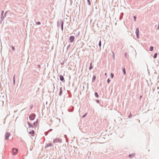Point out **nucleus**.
<instances>
[{"label":"nucleus","mask_w":159,"mask_h":159,"mask_svg":"<svg viewBox=\"0 0 159 159\" xmlns=\"http://www.w3.org/2000/svg\"><path fill=\"white\" fill-rule=\"evenodd\" d=\"M96 102H99V101L98 100H96Z\"/></svg>","instance_id":"28"},{"label":"nucleus","mask_w":159,"mask_h":159,"mask_svg":"<svg viewBox=\"0 0 159 159\" xmlns=\"http://www.w3.org/2000/svg\"><path fill=\"white\" fill-rule=\"evenodd\" d=\"M107 82L108 83H109L110 82V80H109V79H108V80H107Z\"/></svg>","instance_id":"21"},{"label":"nucleus","mask_w":159,"mask_h":159,"mask_svg":"<svg viewBox=\"0 0 159 159\" xmlns=\"http://www.w3.org/2000/svg\"><path fill=\"white\" fill-rule=\"evenodd\" d=\"M27 123H28V125H29V127H28L29 128H33V125H32L30 124V123H29V122H28Z\"/></svg>","instance_id":"7"},{"label":"nucleus","mask_w":159,"mask_h":159,"mask_svg":"<svg viewBox=\"0 0 159 159\" xmlns=\"http://www.w3.org/2000/svg\"><path fill=\"white\" fill-rule=\"evenodd\" d=\"M13 81H14V83H15V78L14 76L13 77Z\"/></svg>","instance_id":"23"},{"label":"nucleus","mask_w":159,"mask_h":159,"mask_svg":"<svg viewBox=\"0 0 159 159\" xmlns=\"http://www.w3.org/2000/svg\"><path fill=\"white\" fill-rule=\"evenodd\" d=\"M35 117V115L34 114H31L29 116V119L31 120H33Z\"/></svg>","instance_id":"2"},{"label":"nucleus","mask_w":159,"mask_h":159,"mask_svg":"<svg viewBox=\"0 0 159 159\" xmlns=\"http://www.w3.org/2000/svg\"><path fill=\"white\" fill-rule=\"evenodd\" d=\"M59 77L61 80L62 81L64 80V78L63 76L62 75H60Z\"/></svg>","instance_id":"8"},{"label":"nucleus","mask_w":159,"mask_h":159,"mask_svg":"<svg viewBox=\"0 0 159 159\" xmlns=\"http://www.w3.org/2000/svg\"><path fill=\"white\" fill-rule=\"evenodd\" d=\"M125 56L126 57V56H127V54H126V53H125Z\"/></svg>","instance_id":"29"},{"label":"nucleus","mask_w":159,"mask_h":159,"mask_svg":"<svg viewBox=\"0 0 159 159\" xmlns=\"http://www.w3.org/2000/svg\"><path fill=\"white\" fill-rule=\"evenodd\" d=\"M12 151L13 155H15L17 154L18 151V149L17 148H13L12 149Z\"/></svg>","instance_id":"1"},{"label":"nucleus","mask_w":159,"mask_h":159,"mask_svg":"<svg viewBox=\"0 0 159 159\" xmlns=\"http://www.w3.org/2000/svg\"><path fill=\"white\" fill-rule=\"evenodd\" d=\"M36 24L37 25H39L40 24V23L39 22H38L36 23Z\"/></svg>","instance_id":"18"},{"label":"nucleus","mask_w":159,"mask_h":159,"mask_svg":"<svg viewBox=\"0 0 159 159\" xmlns=\"http://www.w3.org/2000/svg\"><path fill=\"white\" fill-rule=\"evenodd\" d=\"M88 0V1H89V0Z\"/></svg>","instance_id":"32"},{"label":"nucleus","mask_w":159,"mask_h":159,"mask_svg":"<svg viewBox=\"0 0 159 159\" xmlns=\"http://www.w3.org/2000/svg\"><path fill=\"white\" fill-rule=\"evenodd\" d=\"M74 39V37L73 36H71L69 38V40L70 43L72 42Z\"/></svg>","instance_id":"6"},{"label":"nucleus","mask_w":159,"mask_h":159,"mask_svg":"<svg viewBox=\"0 0 159 159\" xmlns=\"http://www.w3.org/2000/svg\"><path fill=\"white\" fill-rule=\"evenodd\" d=\"M3 13V11H2V14Z\"/></svg>","instance_id":"31"},{"label":"nucleus","mask_w":159,"mask_h":159,"mask_svg":"<svg viewBox=\"0 0 159 159\" xmlns=\"http://www.w3.org/2000/svg\"><path fill=\"white\" fill-rule=\"evenodd\" d=\"M29 133L30 134H31L32 136H34V132L33 129H30L29 131Z\"/></svg>","instance_id":"3"},{"label":"nucleus","mask_w":159,"mask_h":159,"mask_svg":"<svg viewBox=\"0 0 159 159\" xmlns=\"http://www.w3.org/2000/svg\"><path fill=\"white\" fill-rule=\"evenodd\" d=\"M95 95L97 98H98V95L97 92H95Z\"/></svg>","instance_id":"12"},{"label":"nucleus","mask_w":159,"mask_h":159,"mask_svg":"<svg viewBox=\"0 0 159 159\" xmlns=\"http://www.w3.org/2000/svg\"><path fill=\"white\" fill-rule=\"evenodd\" d=\"M111 78H112L113 77V76H114L113 74L112 73H111Z\"/></svg>","instance_id":"17"},{"label":"nucleus","mask_w":159,"mask_h":159,"mask_svg":"<svg viewBox=\"0 0 159 159\" xmlns=\"http://www.w3.org/2000/svg\"><path fill=\"white\" fill-rule=\"evenodd\" d=\"M88 2L89 3V5H90V2L89 0V1H88Z\"/></svg>","instance_id":"24"},{"label":"nucleus","mask_w":159,"mask_h":159,"mask_svg":"<svg viewBox=\"0 0 159 159\" xmlns=\"http://www.w3.org/2000/svg\"><path fill=\"white\" fill-rule=\"evenodd\" d=\"M96 76H93V81H94L95 80V79H96Z\"/></svg>","instance_id":"15"},{"label":"nucleus","mask_w":159,"mask_h":159,"mask_svg":"<svg viewBox=\"0 0 159 159\" xmlns=\"http://www.w3.org/2000/svg\"><path fill=\"white\" fill-rule=\"evenodd\" d=\"M159 29V24H158V27H157V29Z\"/></svg>","instance_id":"27"},{"label":"nucleus","mask_w":159,"mask_h":159,"mask_svg":"<svg viewBox=\"0 0 159 159\" xmlns=\"http://www.w3.org/2000/svg\"><path fill=\"white\" fill-rule=\"evenodd\" d=\"M157 53H155L153 56L154 58H156L157 57Z\"/></svg>","instance_id":"13"},{"label":"nucleus","mask_w":159,"mask_h":159,"mask_svg":"<svg viewBox=\"0 0 159 159\" xmlns=\"http://www.w3.org/2000/svg\"><path fill=\"white\" fill-rule=\"evenodd\" d=\"M153 47H151L150 48V51H152L153 50Z\"/></svg>","instance_id":"14"},{"label":"nucleus","mask_w":159,"mask_h":159,"mask_svg":"<svg viewBox=\"0 0 159 159\" xmlns=\"http://www.w3.org/2000/svg\"><path fill=\"white\" fill-rule=\"evenodd\" d=\"M134 20L135 21H136V17L135 16H134Z\"/></svg>","instance_id":"20"},{"label":"nucleus","mask_w":159,"mask_h":159,"mask_svg":"<svg viewBox=\"0 0 159 159\" xmlns=\"http://www.w3.org/2000/svg\"><path fill=\"white\" fill-rule=\"evenodd\" d=\"M122 70H123V71L124 75H125V74H126V72H125V68H123V69H122Z\"/></svg>","instance_id":"11"},{"label":"nucleus","mask_w":159,"mask_h":159,"mask_svg":"<svg viewBox=\"0 0 159 159\" xmlns=\"http://www.w3.org/2000/svg\"><path fill=\"white\" fill-rule=\"evenodd\" d=\"M105 75L106 76V75H107V73H105Z\"/></svg>","instance_id":"30"},{"label":"nucleus","mask_w":159,"mask_h":159,"mask_svg":"<svg viewBox=\"0 0 159 159\" xmlns=\"http://www.w3.org/2000/svg\"><path fill=\"white\" fill-rule=\"evenodd\" d=\"M135 33L136 34L137 38H139V29L138 28H137L136 29Z\"/></svg>","instance_id":"5"},{"label":"nucleus","mask_w":159,"mask_h":159,"mask_svg":"<svg viewBox=\"0 0 159 159\" xmlns=\"http://www.w3.org/2000/svg\"><path fill=\"white\" fill-rule=\"evenodd\" d=\"M101 41H100L99 42V46H100V47H101Z\"/></svg>","instance_id":"16"},{"label":"nucleus","mask_w":159,"mask_h":159,"mask_svg":"<svg viewBox=\"0 0 159 159\" xmlns=\"http://www.w3.org/2000/svg\"><path fill=\"white\" fill-rule=\"evenodd\" d=\"M86 115V114L85 115H84L83 116V117H84Z\"/></svg>","instance_id":"26"},{"label":"nucleus","mask_w":159,"mask_h":159,"mask_svg":"<svg viewBox=\"0 0 159 159\" xmlns=\"http://www.w3.org/2000/svg\"><path fill=\"white\" fill-rule=\"evenodd\" d=\"M10 135V134L9 133L7 132L6 133L5 138L7 140Z\"/></svg>","instance_id":"4"},{"label":"nucleus","mask_w":159,"mask_h":159,"mask_svg":"<svg viewBox=\"0 0 159 159\" xmlns=\"http://www.w3.org/2000/svg\"><path fill=\"white\" fill-rule=\"evenodd\" d=\"M92 68H93V67L92 66V63H91L90 64V67L89 68V70H91Z\"/></svg>","instance_id":"10"},{"label":"nucleus","mask_w":159,"mask_h":159,"mask_svg":"<svg viewBox=\"0 0 159 159\" xmlns=\"http://www.w3.org/2000/svg\"><path fill=\"white\" fill-rule=\"evenodd\" d=\"M37 124H38V122L37 121L34 122L33 123V125L35 127H36L37 126Z\"/></svg>","instance_id":"9"},{"label":"nucleus","mask_w":159,"mask_h":159,"mask_svg":"<svg viewBox=\"0 0 159 159\" xmlns=\"http://www.w3.org/2000/svg\"><path fill=\"white\" fill-rule=\"evenodd\" d=\"M63 24H62V25H61V28H62V29L63 30Z\"/></svg>","instance_id":"25"},{"label":"nucleus","mask_w":159,"mask_h":159,"mask_svg":"<svg viewBox=\"0 0 159 159\" xmlns=\"http://www.w3.org/2000/svg\"><path fill=\"white\" fill-rule=\"evenodd\" d=\"M11 48H12V50L13 51H14L15 50V48H14V47H13V46H12Z\"/></svg>","instance_id":"22"},{"label":"nucleus","mask_w":159,"mask_h":159,"mask_svg":"<svg viewBox=\"0 0 159 159\" xmlns=\"http://www.w3.org/2000/svg\"><path fill=\"white\" fill-rule=\"evenodd\" d=\"M134 154H131L129 155V157H134Z\"/></svg>","instance_id":"19"}]
</instances>
